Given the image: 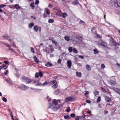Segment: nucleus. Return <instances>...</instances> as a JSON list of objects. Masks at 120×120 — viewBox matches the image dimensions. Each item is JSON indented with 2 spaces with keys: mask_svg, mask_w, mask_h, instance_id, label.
I'll use <instances>...</instances> for the list:
<instances>
[{
  "mask_svg": "<svg viewBox=\"0 0 120 120\" xmlns=\"http://www.w3.org/2000/svg\"><path fill=\"white\" fill-rule=\"evenodd\" d=\"M53 104L52 103H49L48 104V108H51L52 109H53L54 110H57L59 109L60 108L61 104H59L57 106L56 108H55L54 107H53L52 105Z\"/></svg>",
  "mask_w": 120,
  "mask_h": 120,
  "instance_id": "nucleus-1",
  "label": "nucleus"
},
{
  "mask_svg": "<svg viewBox=\"0 0 120 120\" xmlns=\"http://www.w3.org/2000/svg\"><path fill=\"white\" fill-rule=\"evenodd\" d=\"M96 43L99 45L105 47L106 45V43L102 40H100L96 42Z\"/></svg>",
  "mask_w": 120,
  "mask_h": 120,
  "instance_id": "nucleus-2",
  "label": "nucleus"
},
{
  "mask_svg": "<svg viewBox=\"0 0 120 120\" xmlns=\"http://www.w3.org/2000/svg\"><path fill=\"white\" fill-rule=\"evenodd\" d=\"M109 44L112 45L116 46L117 43L112 38H111L109 39Z\"/></svg>",
  "mask_w": 120,
  "mask_h": 120,
  "instance_id": "nucleus-3",
  "label": "nucleus"
},
{
  "mask_svg": "<svg viewBox=\"0 0 120 120\" xmlns=\"http://www.w3.org/2000/svg\"><path fill=\"white\" fill-rule=\"evenodd\" d=\"M19 87L23 90H26L29 88V87H27L23 84H22Z\"/></svg>",
  "mask_w": 120,
  "mask_h": 120,
  "instance_id": "nucleus-4",
  "label": "nucleus"
},
{
  "mask_svg": "<svg viewBox=\"0 0 120 120\" xmlns=\"http://www.w3.org/2000/svg\"><path fill=\"white\" fill-rule=\"evenodd\" d=\"M53 105L52 106L53 107H54L55 108H56V106L58 104V100L56 99H53L52 100Z\"/></svg>",
  "mask_w": 120,
  "mask_h": 120,
  "instance_id": "nucleus-5",
  "label": "nucleus"
},
{
  "mask_svg": "<svg viewBox=\"0 0 120 120\" xmlns=\"http://www.w3.org/2000/svg\"><path fill=\"white\" fill-rule=\"evenodd\" d=\"M117 0H111L110 2V4L111 5L116 6Z\"/></svg>",
  "mask_w": 120,
  "mask_h": 120,
  "instance_id": "nucleus-6",
  "label": "nucleus"
},
{
  "mask_svg": "<svg viewBox=\"0 0 120 120\" xmlns=\"http://www.w3.org/2000/svg\"><path fill=\"white\" fill-rule=\"evenodd\" d=\"M43 75V73L41 72H40L39 73L38 72H37L35 73V77L36 78H38L40 76L41 77Z\"/></svg>",
  "mask_w": 120,
  "mask_h": 120,
  "instance_id": "nucleus-7",
  "label": "nucleus"
},
{
  "mask_svg": "<svg viewBox=\"0 0 120 120\" xmlns=\"http://www.w3.org/2000/svg\"><path fill=\"white\" fill-rule=\"evenodd\" d=\"M75 99V98H65V101L66 102L73 101H74Z\"/></svg>",
  "mask_w": 120,
  "mask_h": 120,
  "instance_id": "nucleus-8",
  "label": "nucleus"
},
{
  "mask_svg": "<svg viewBox=\"0 0 120 120\" xmlns=\"http://www.w3.org/2000/svg\"><path fill=\"white\" fill-rule=\"evenodd\" d=\"M34 30L36 31H37L39 30V31L40 32L41 30V27H39L37 26H34Z\"/></svg>",
  "mask_w": 120,
  "mask_h": 120,
  "instance_id": "nucleus-9",
  "label": "nucleus"
},
{
  "mask_svg": "<svg viewBox=\"0 0 120 120\" xmlns=\"http://www.w3.org/2000/svg\"><path fill=\"white\" fill-rule=\"evenodd\" d=\"M68 67L69 68H70L71 66V60H68L67 61Z\"/></svg>",
  "mask_w": 120,
  "mask_h": 120,
  "instance_id": "nucleus-10",
  "label": "nucleus"
},
{
  "mask_svg": "<svg viewBox=\"0 0 120 120\" xmlns=\"http://www.w3.org/2000/svg\"><path fill=\"white\" fill-rule=\"evenodd\" d=\"M93 93L95 96H96L99 94V92L96 89L94 90L93 92Z\"/></svg>",
  "mask_w": 120,
  "mask_h": 120,
  "instance_id": "nucleus-11",
  "label": "nucleus"
},
{
  "mask_svg": "<svg viewBox=\"0 0 120 120\" xmlns=\"http://www.w3.org/2000/svg\"><path fill=\"white\" fill-rule=\"evenodd\" d=\"M62 14L61 11L60 10H58L56 14L57 15L60 17L61 16Z\"/></svg>",
  "mask_w": 120,
  "mask_h": 120,
  "instance_id": "nucleus-12",
  "label": "nucleus"
},
{
  "mask_svg": "<svg viewBox=\"0 0 120 120\" xmlns=\"http://www.w3.org/2000/svg\"><path fill=\"white\" fill-rule=\"evenodd\" d=\"M49 47L50 48V51L51 52H53L54 51V48L53 46L51 45H49Z\"/></svg>",
  "mask_w": 120,
  "mask_h": 120,
  "instance_id": "nucleus-13",
  "label": "nucleus"
},
{
  "mask_svg": "<svg viewBox=\"0 0 120 120\" xmlns=\"http://www.w3.org/2000/svg\"><path fill=\"white\" fill-rule=\"evenodd\" d=\"M27 77L25 76H23L21 78V79L23 81L26 82L27 79Z\"/></svg>",
  "mask_w": 120,
  "mask_h": 120,
  "instance_id": "nucleus-14",
  "label": "nucleus"
},
{
  "mask_svg": "<svg viewBox=\"0 0 120 120\" xmlns=\"http://www.w3.org/2000/svg\"><path fill=\"white\" fill-rule=\"evenodd\" d=\"M80 41H82L83 39V38L81 36L79 35H78L76 36V37Z\"/></svg>",
  "mask_w": 120,
  "mask_h": 120,
  "instance_id": "nucleus-15",
  "label": "nucleus"
},
{
  "mask_svg": "<svg viewBox=\"0 0 120 120\" xmlns=\"http://www.w3.org/2000/svg\"><path fill=\"white\" fill-rule=\"evenodd\" d=\"M83 116H79V118L83 120H84L85 119V117L86 116V115H84L83 114Z\"/></svg>",
  "mask_w": 120,
  "mask_h": 120,
  "instance_id": "nucleus-16",
  "label": "nucleus"
},
{
  "mask_svg": "<svg viewBox=\"0 0 120 120\" xmlns=\"http://www.w3.org/2000/svg\"><path fill=\"white\" fill-rule=\"evenodd\" d=\"M14 7L17 10L21 8V7L18 4L15 5H14Z\"/></svg>",
  "mask_w": 120,
  "mask_h": 120,
  "instance_id": "nucleus-17",
  "label": "nucleus"
},
{
  "mask_svg": "<svg viewBox=\"0 0 120 120\" xmlns=\"http://www.w3.org/2000/svg\"><path fill=\"white\" fill-rule=\"evenodd\" d=\"M113 90L119 94L120 93V90L116 88H114Z\"/></svg>",
  "mask_w": 120,
  "mask_h": 120,
  "instance_id": "nucleus-18",
  "label": "nucleus"
},
{
  "mask_svg": "<svg viewBox=\"0 0 120 120\" xmlns=\"http://www.w3.org/2000/svg\"><path fill=\"white\" fill-rule=\"evenodd\" d=\"M67 16V14L65 12L62 13V14L61 16L63 18H65Z\"/></svg>",
  "mask_w": 120,
  "mask_h": 120,
  "instance_id": "nucleus-19",
  "label": "nucleus"
},
{
  "mask_svg": "<svg viewBox=\"0 0 120 120\" xmlns=\"http://www.w3.org/2000/svg\"><path fill=\"white\" fill-rule=\"evenodd\" d=\"M32 80L27 77V79L26 80V82H27L28 83H29L31 82Z\"/></svg>",
  "mask_w": 120,
  "mask_h": 120,
  "instance_id": "nucleus-20",
  "label": "nucleus"
},
{
  "mask_svg": "<svg viewBox=\"0 0 120 120\" xmlns=\"http://www.w3.org/2000/svg\"><path fill=\"white\" fill-rule=\"evenodd\" d=\"M79 2L77 0H75L72 3V4L74 5H77L78 4Z\"/></svg>",
  "mask_w": 120,
  "mask_h": 120,
  "instance_id": "nucleus-21",
  "label": "nucleus"
},
{
  "mask_svg": "<svg viewBox=\"0 0 120 120\" xmlns=\"http://www.w3.org/2000/svg\"><path fill=\"white\" fill-rule=\"evenodd\" d=\"M64 119H69L71 118L70 116L68 115L64 116Z\"/></svg>",
  "mask_w": 120,
  "mask_h": 120,
  "instance_id": "nucleus-22",
  "label": "nucleus"
},
{
  "mask_svg": "<svg viewBox=\"0 0 120 120\" xmlns=\"http://www.w3.org/2000/svg\"><path fill=\"white\" fill-rule=\"evenodd\" d=\"M58 86V84H57V82H56L55 84L53 85L52 87L54 89H55Z\"/></svg>",
  "mask_w": 120,
  "mask_h": 120,
  "instance_id": "nucleus-23",
  "label": "nucleus"
},
{
  "mask_svg": "<svg viewBox=\"0 0 120 120\" xmlns=\"http://www.w3.org/2000/svg\"><path fill=\"white\" fill-rule=\"evenodd\" d=\"M45 65L47 66H49L50 67H51L52 66V63H50L49 62H48L47 63V64H45Z\"/></svg>",
  "mask_w": 120,
  "mask_h": 120,
  "instance_id": "nucleus-24",
  "label": "nucleus"
},
{
  "mask_svg": "<svg viewBox=\"0 0 120 120\" xmlns=\"http://www.w3.org/2000/svg\"><path fill=\"white\" fill-rule=\"evenodd\" d=\"M86 68L88 71H89L91 70V68L89 65H86Z\"/></svg>",
  "mask_w": 120,
  "mask_h": 120,
  "instance_id": "nucleus-25",
  "label": "nucleus"
},
{
  "mask_svg": "<svg viewBox=\"0 0 120 120\" xmlns=\"http://www.w3.org/2000/svg\"><path fill=\"white\" fill-rule=\"evenodd\" d=\"M59 90L57 89L54 92V93L55 94L58 95L59 93Z\"/></svg>",
  "mask_w": 120,
  "mask_h": 120,
  "instance_id": "nucleus-26",
  "label": "nucleus"
},
{
  "mask_svg": "<svg viewBox=\"0 0 120 120\" xmlns=\"http://www.w3.org/2000/svg\"><path fill=\"white\" fill-rule=\"evenodd\" d=\"M6 81L8 83L9 85H12L13 84V83L11 81L8 79H6Z\"/></svg>",
  "mask_w": 120,
  "mask_h": 120,
  "instance_id": "nucleus-27",
  "label": "nucleus"
},
{
  "mask_svg": "<svg viewBox=\"0 0 120 120\" xmlns=\"http://www.w3.org/2000/svg\"><path fill=\"white\" fill-rule=\"evenodd\" d=\"M34 25V23L33 22H31L28 25L29 28H31Z\"/></svg>",
  "mask_w": 120,
  "mask_h": 120,
  "instance_id": "nucleus-28",
  "label": "nucleus"
},
{
  "mask_svg": "<svg viewBox=\"0 0 120 120\" xmlns=\"http://www.w3.org/2000/svg\"><path fill=\"white\" fill-rule=\"evenodd\" d=\"M76 74L77 76L80 77L81 76V72L78 73V72H76Z\"/></svg>",
  "mask_w": 120,
  "mask_h": 120,
  "instance_id": "nucleus-29",
  "label": "nucleus"
},
{
  "mask_svg": "<svg viewBox=\"0 0 120 120\" xmlns=\"http://www.w3.org/2000/svg\"><path fill=\"white\" fill-rule=\"evenodd\" d=\"M33 58L35 60V61L37 63H38L39 62V60L37 58V57L35 56H34L33 57Z\"/></svg>",
  "mask_w": 120,
  "mask_h": 120,
  "instance_id": "nucleus-30",
  "label": "nucleus"
},
{
  "mask_svg": "<svg viewBox=\"0 0 120 120\" xmlns=\"http://www.w3.org/2000/svg\"><path fill=\"white\" fill-rule=\"evenodd\" d=\"M30 6L31 7L32 9H34V2L31 3L30 4Z\"/></svg>",
  "mask_w": 120,
  "mask_h": 120,
  "instance_id": "nucleus-31",
  "label": "nucleus"
},
{
  "mask_svg": "<svg viewBox=\"0 0 120 120\" xmlns=\"http://www.w3.org/2000/svg\"><path fill=\"white\" fill-rule=\"evenodd\" d=\"M64 38L65 40L67 41H69V37L68 36H65L64 37Z\"/></svg>",
  "mask_w": 120,
  "mask_h": 120,
  "instance_id": "nucleus-32",
  "label": "nucleus"
},
{
  "mask_svg": "<svg viewBox=\"0 0 120 120\" xmlns=\"http://www.w3.org/2000/svg\"><path fill=\"white\" fill-rule=\"evenodd\" d=\"M117 6L120 7V0H117Z\"/></svg>",
  "mask_w": 120,
  "mask_h": 120,
  "instance_id": "nucleus-33",
  "label": "nucleus"
},
{
  "mask_svg": "<svg viewBox=\"0 0 120 120\" xmlns=\"http://www.w3.org/2000/svg\"><path fill=\"white\" fill-rule=\"evenodd\" d=\"M110 84L111 85H114L116 84V82L114 81H112L111 82H110Z\"/></svg>",
  "mask_w": 120,
  "mask_h": 120,
  "instance_id": "nucleus-34",
  "label": "nucleus"
},
{
  "mask_svg": "<svg viewBox=\"0 0 120 120\" xmlns=\"http://www.w3.org/2000/svg\"><path fill=\"white\" fill-rule=\"evenodd\" d=\"M93 51L94 52V54H96L97 53H98V50L97 49H94L93 50Z\"/></svg>",
  "mask_w": 120,
  "mask_h": 120,
  "instance_id": "nucleus-35",
  "label": "nucleus"
},
{
  "mask_svg": "<svg viewBox=\"0 0 120 120\" xmlns=\"http://www.w3.org/2000/svg\"><path fill=\"white\" fill-rule=\"evenodd\" d=\"M2 67V69H5L8 68V66L7 65H3Z\"/></svg>",
  "mask_w": 120,
  "mask_h": 120,
  "instance_id": "nucleus-36",
  "label": "nucleus"
},
{
  "mask_svg": "<svg viewBox=\"0 0 120 120\" xmlns=\"http://www.w3.org/2000/svg\"><path fill=\"white\" fill-rule=\"evenodd\" d=\"M105 99L106 100L107 102H109L111 101V99H110V98H105Z\"/></svg>",
  "mask_w": 120,
  "mask_h": 120,
  "instance_id": "nucleus-37",
  "label": "nucleus"
},
{
  "mask_svg": "<svg viewBox=\"0 0 120 120\" xmlns=\"http://www.w3.org/2000/svg\"><path fill=\"white\" fill-rule=\"evenodd\" d=\"M54 20L53 19H50L49 20V23H52L53 22Z\"/></svg>",
  "mask_w": 120,
  "mask_h": 120,
  "instance_id": "nucleus-38",
  "label": "nucleus"
},
{
  "mask_svg": "<svg viewBox=\"0 0 120 120\" xmlns=\"http://www.w3.org/2000/svg\"><path fill=\"white\" fill-rule=\"evenodd\" d=\"M71 109L69 107H68L66 109V111L68 112H69L70 111Z\"/></svg>",
  "mask_w": 120,
  "mask_h": 120,
  "instance_id": "nucleus-39",
  "label": "nucleus"
},
{
  "mask_svg": "<svg viewBox=\"0 0 120 120\" xmlns=\"http://www.w3.org/2000/svg\"><path fill=\"white\" fill-rule=\"evenodd\" d=\"M46 12L48 15L50 13V11L48 9H47L46 10Z\"/></svg>",
  "mask_w": 120,
  "mask_h": 120,
  "instance_id": "nucleus-40",
  "label": "nucleus"
},
{
  "mask_svg": "<svg viewBox=\"0 0 120 120\" xmlns=\"http://www.w3.org/2000/svg\"><path fill=\"white\" fill-rule=\"evenodd\" d=\"M42 85V83L40 82H38L36 84L35 86H39Z\"/></svg>",
  "mask_w": 120,
  "mask_h": 120,
  "instance_id": "nucleus-41",
  "label": "nucleus"
},
{
  "mask_svg": "<svg viewBox=\"0 0 120 120\" xmlns=\"http://www.w3.org/2000/svg\"><path fill=\"white\" fill-rule=\"evenodd\" d=\"M73 51L74 53H76L78 52L77 50L75 48L73 49Z\"/></svg>",
  "mask_w": 120,
  "mask_h": 120,
  "instance_id": "nucleus-42",
  "label": "nucleus"
},
{
  "mask_svg": "<svg viewBox=\"0 0 120 120\" xmlns=\"http://www.w3.org/2000/svg\"><path fill=\"white\" fill-rule=\"evenodd\" d=\"M72 47H70L68 48V50L70 52H72Z\"/></svg>",
  "mask_w": 120,
  "mask_h": 120,
  "instance_id": "nucleus-43",
  "label": "nucleus"
},
{
  "mask_svg": "<svg viewBox=\"0 0 120 120\" xmlns=\"http://www.w3.org/2000/svg\"><path fill=\"white\" fill-rule=\"evenodd\" d=\"M70 116L71 117L74 118L75 117V115L74 114L71 113V114Z\"/></svg>",
  "mask_w": 120,
  "mask_h": 120,
  "instance_id": "nucleus-44",
  "label": "nucleus"
},
{
  "mask_svg": "<svg viewBox=\"0 0 120 120\" xmlns=\"http://www.w3.org/2000/svg\"><path fill=\"white\" fill-rule=\"evenodd\" d=\"M49 83V82H47V81L45 82L43 84H42V86H45V85H47Z\"/></svg>",
  "mask_w": 120,
  "mask_h": 120,
  "instance_id": "nucleus-45",
  "label": "nucleus"
},
{
  "mask_svg": "<svg viewBox=\"0 0 120 120\" xmlns=\"http://www.w3.org/2000/svg\"><path fill=\"white\" fill-rule=\"evenodd\" d=\"M8 51H9L10 52H11L13 51V49L10 48H9L8 50Z\"/></svg>",
  "mask_w": 120,
  "mask_h": 120,
  "instance_id": "nucleus-46",
  "label": "nucleus"
},
{
  "mask_svg": "<svg viewBox=\"0 0 120 120\" xmlns=\"http://www.w3.org/2000/svg\"><path fill=\"white\" fill-rule=\"evenodd\" d=\"M45 51L48 54H49L50 53L49 51L48 50L47 48H46V49L45 50Z\"/></svg>",
  "mask_w": 120,
  "mask_h": 120,
  "instance_id": "nucleus-47",
  "label": "nucleus"
},
{
  "mask_svg": "<svg viewBox=\"0 0 120 120\" xmlns=\"http://www.w3.org/2000/svg\"><path fill=\"white\" fill-rule=\"evenodd\" d=\"M101 100V98H98L97 100V103H98L100 102Z\"/></svg>",
  "mask_w": 120,
  "mask_h": 120,
  "instance_id": "nucleus-48",
  "label": "nucleus"
},
{
  "mask_svg": "<svg viewBox=\"0 0 120 120\" xmlns=\"http://www.w3.org/2000/svg\"><path fill=\"white\" fill-rule=\"evenodd\" d=\"M105 66L104 64H101V68L104 69L105 68Z\"/></svg>",
  "mask_w": 120,
  "mask_h": 120,
  "instance_id": "nucleus-49",
  "label": "nucleus"
},
{
  "mask_svg": "<svg viewBox=\"0 0 120 120\" xmlns=\"http://www.w3.org/2000/svg\"><path fill=\"white\" fill-rule=\"evenodd\" d=\"M62 60L61 59H59L57 61V62L59 64H60L61 63Z\"/></svg>",
  "mask_w": 120,
  "mask_h": 120,
  "instance_id": "nucleus-50",
  "label": "nucleus"
},
{
  "mask_svg": "<svg viewBox=\"0 0 120 120\" xmlns=\"http://www.w3.org/2000/svg\"><path fill=\"white\" fill-rule=\"evenodd\" d=\"M15 75L16 77L17 78H19L20 76L19 74L18 73H16L15 74Z\"/></svg>",
  "mask_w": 120,
  "mask_h": 120,
  "instance_id": "nucleus-51",
  "label": "nucleus"
},
{
  "mask_svg": "<svg viewBox=\"0 0 120 120\" xmlns=\"http://www.w3.org/2000/svg\"><path fill=\"white\" fill-rule=\"evenodd\" d=\"M6 6V5H4V4H1L0 5V8H2L3 7H5Z\"/></svg>",
  "mask_w": 120,
  "mask_h": 120,
  "instance_id": "nucleus-52",
  "label": "nucleus"
},
{
  "mask_svg": "<svg viewBox=\"0 0 120 120\" xmlns=\"http://www.w3.org/2000/svg\"><path fill=\"white\" fill-rule=\"evenodd\" d=\"M39 3V1L38 0H36L35 3V4H38Z\"/></svg>",
  "mask_w": 120,
  "mask_h": 120,
  "instance_id": "nucleus-53",
  "label": "nucleus"
},
{
  "mask_svg": "<svg viewBox=\"0 0 120 120\" xmlns=\"http://www.w3.org/2000/svg\"><path fill=\"white\" fill-rule=\"evenodd\" d=\"M56 80H55L52 81H51V82L52 83V85L54 84L56 82Z\"/></svg>",
  "mask_w": 120,
  "mask_h": 120,
  "instance_id": "nucleus-54",
  "label": "nucleus"
},
{
  "mask_svg": "<svg viewBox=\"0 0 120 120\" xmlns=\"http://www.w3.org/2000/svg\"><path fill=\"white\" fill-rule=\"evenodd\" d=\"M8 70H6L4 72V75H6L8 74Z\"/></svg>",
  "mask_w": 120,
  "mask_h": 120,
  "instance_id": "nucleus-55",
  "label": "nucleus"
},
{
  "mask_svg": "<svg viewBox=\"0 0 120 120\" xmlns=\"http://www.w3.org/2000/svg\"><path fill=\"white\" fill-rule=\"evenodd\" d=\"M30 49L31 51L33 53H34V49L32 47H31Z\"/></svg>",
  "mask_w": 120,
  "mask_h": 120,
  "instance_id": "nucleus-56",
  "label": "nucleus"
},
{
  "mask_svg": "<svg viewBox=\"0 0 120 120\" xmlns=\"http://www.w3.org/2000/svg\"><path fill=\"white\" fill-rule=\"evenodd\" d=\"M2 100L4 102H6L7 101V99H6V98H2Z\"/></svg>",
  "mask_w": 120,
  "mask_h": 120,
  "instance_id": "nucleus-57",
  "label": "nucleus"
},
{
  "mask_svg": "<svg viewBox=\"0 0 120 120\" xmlns=\"http://www.w3.org/2000/svg\"><path fill=\"white\" fill-rule=\"evenodd\" d=\"M96 29V28L95 27H93L91 29V31L92 32H93V30H95Z\"/></svg>",
  "mask_w": 120,
  "mask_h": 120,
  "instance_id": "nucleus-58",
  "label": "nucleus"
},
{
  "mask_svg": "<svg viewBox=\"0 0 120 120\" xmlns=\"http://www.w3.org/2000/svg\"><path fill=\"white\" fill-rule=\"evenodd\" d=\"M86 101L88 103H91V101L90 100H87Z\"/></svg>",
  "mask_w": 120,
  "mask_h": 120,
  "instance_id": "nucleus-59",
  "label": "nucleus"
},
{
  "mask_svg": "<svg viewBox=\"0 0 120 120\" xmlns=\"http://www.w3.org/2000/svg\"><path fill=\"white\" fill-rule=\"evenodd\" d=\"M79 58L82 59H83L84 58V57L83 56L81 55L79 56Z\"/></svg>",
  "mask_w": 120,
  "mask_h": 120,
  "instance_id": "nucleus-60",
  "label": "nucleus"
},
{
  "mask_svg": "<svg viewBox=\"0 0 120 120\" xmlns=\"http://www.w3.org/2000/svg\"><path fill=\"white\" fill-rule=\"evenodd\" d=\"M87 113L88 114H90V115L91 116H92V114H91V111H87Z\"/></svg>",
  "mask_w": 120,
  "mask_h": 120,
  "instance_id": "nucleus-61",
  "label": "nucleus"
},
{
  "mask_svg": "<svg viewBox=\"0 0 120 120\" xmlns=\"http://www.w3.org/2000/svg\"><path fill=\"white\" fill-rule=\"evenodd\" d=\"M3 37L5 39L7 38H8V37L6 36H3Z\"/></svg>",
  "mask_w": 120,
  "mask_h": 120,
  "instance_id": "nucleus-62",
  "label": "nucleus"
},
{
  "mask_svg": "<svg viewBox=\"0 0 120 120\" xmlns=\"http://www.w3.org/2000/svg\"><path fill=\"white\" fill-rule=\"evenodd\" d=\"M115 111H116V109H115V110H114L113 112H112L111 113V114L113 116V115H115Z\"/></svg>",
  "mask_w": 120,
  "mask_h": 120,
  "instance_id": "nucleus-63",
  "label": "nucleus"
},
{
  "mask_svg": "<svg viewBox=\"0 0 120 120\" xmlns=\"http://www.w3.org/2000/svg\"><path fill=\"white\" fill-rule=\"evenodd\" d=\"M49 7L51 8L53 6L52 4H49Z\"/></svg>",
  "mask_w": 120,
  "mask_h": 120,
  "instance_id": "nucleus-64",
  "label": "nucleus"
}]
</instances>
